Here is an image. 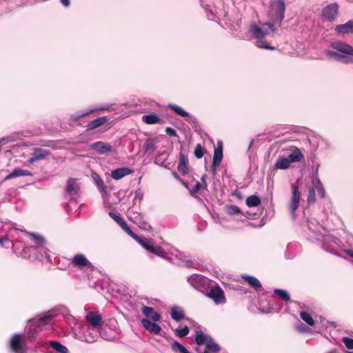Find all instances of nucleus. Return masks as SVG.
<instances>
[{"instance_id":"f257e3e1","label":"nucleus","mask_w":353,"mask_h":353,"mask_svg":"<svg viewBox=\"0 0 353 353\" xmlns=\"http://www.w3.org/2000/svg\"><path fill=\"white\" fill-rule=\"evenodd\" d=\"M292 196L289 203V210L292 216L296 217V212L298 209L301 199V192L304 188L308 190L307 203L314 204L316 202V192L322 197H325V191L319 178H298L296 183L292 181Z\"/></svg>"},{"instance_id":"f03ea898","label":"nucleus","mask_w":353,"mask_h":353,"mask_svg":"<svg viewBox=\"0 0 353 353\" xmlns=\"http://www.w3.org/2000/svg\"><path fill=\"white\" fill-rule=\"evenodd\" d=\"M28 234L34 245L27 246L19 241L11 242L13 252L18 256L24 259L51 262L49 250L46 247V241L45 239L42 236L34 233H28Z\"/></svg>"},{"instance_id":"7ed1b4c3","label":"nucleus","mask_w":353,"mask_h":353,"mask_svg":"<svg viewBox=\"0 0 353 353\" xmlns=\"http://www.w3.org/2000/svg\"><path fill=\"white\" fill-rule=\"evenodd\" d=\"M278 28L271 21L265 23L256 24L252 23L248 28V32L236 34V36L243 40H250L252 38L256 39V46L260 48L266 50H274V48L266 43L264 38L275 32Z\"/></svg>"},{"instance_id":"20e7f679","label":"nucleus","mask_w":353,"mask_h":353,"mask_svg":"<svg viewBox=\"0 0 353 353\" xmlns=\"http://www.w3.org/2000/svg\"><path fill=\"white\" fill-rule=\"evenodd\" d=\"M94 179L95 185L101 192L104 208H114V206L120 202L121 199L119 193L111 194L114 186L112 180L109 178H105V180L103 178H94Z\"/></svg>"},{"instance_id":"39448f33","label":"nucleus","mask_w":353,"mask_h":353,"mask_svg":"<svg viewBox=\"0 0 353 353\" xmlns=\"http://www.w3.org/2000/svg\"><path fill=\"white\" fill-rule=\"evenodd\" d=\"M332 47L336 50H327L326 54L337 61L344 64L353 63V47L343 41L332 43Z\"/></svg>"},{"instance_id":"423d86ee","label":"nucleus","mask_w":353,"mask_h":353,"mask_svg":"<svg viewBox=\"0 0 353 353\" xmlns=\"http://www.w3.org/2000/svg\"><path fill=\"white\" fill-rule=\"evenodd\" d=\"M142 199L143 194L141 191H137L133 201L134 205L132 208H130L128 210L127 216L128 219L137 225L140 229L150 231L152 230L151 225L145 219L144 215L140 212L139 205H136L137 201H139V203Z\"/></svg>"},{"instance_id":"0eeeda50","label":"nucleus","mask_w":353,"mask_h":353,"mask_svg":"<svg viewBox=\"0 0 353 353\" xmlns=\"http://www.w3.org/2000/svg\"><path fill=\"white\" fill-rule=\"evenodd\" d=\"M54 315L52 313H47L38 318H34L28 321V331L27 332L28 337L30 340L36 339V334L41 331L43 329H49L52 327V319Z\"/></svg>"},{"instance_id":"6e6552de","label":"nucleus","mask_w":353,"mask_h":353,"mask_svg":"<svg viewBox=\"0 0 353 353\" xmlns=\"http://www.w3.org/2000/svg\"><path fill=\"white\" fill-rule=\"evenodd\" d=\"M201 7L205 10L208 19L214 21L226 17L227 10L221 0H200Z\"/></svg>"},{"instance_id":"1a4fd4ad","label":"nucleus","mask_w":353,"mask_h":353,"mask_svg":"<svg viewBox=\"0 0 353 353\" xmlns=\"http://www.w3.org/2000/svg\"><path fill=\"white\" fill-rule=\"evenodd\" d=\"M285 5L284 0H274L270 3V9L268 12L270 21L277 28L280 27L285 17Z\"/></svg>"},{"instance_id":"9d476101","label":"nucleus","mask_w":353,"mask_h":353,"mask_svg":"<svg viewBox=\"0 0 353 353\" xmlns=\"http://www.w3.org/2000/svg\"><path fill=\"white\" fill-rule=\"evenodd\" d=\"M177 179L188 190L190 195L194 197H196L198 194H201L206 190L205 178H199V180H196L195 178H186L185 180L181 178Z\"/></svg>"},{"instance_id":"9b49d317","label":"nucleus","mask_w":353,"mask_h":353,"mask_svg":"<svg viewBox=\"0 0 353 353\" xmlns=\"http://www.w3.org/2000/svg\"><path fill=\"white\" fill-rule=\"evenodd\" d=\"M188 282L196 290L205 294L214 283L211 280L201 274H192L188 279Z\"/></svg>"},{"instance_id":"f8f14e48","label":"nucleus","mask_w":353,"mask_h":353,"mask_svg":"<svg viewBox=\"0 0 353 353\" xmlns=\"http://www.w3.org/2000/svg\"><path fill=\"white\" fill-rule=\"evenodd\" d=\"M223 159V148L219 146L214 151L212 164L210 168V172L212 175L221 174L222 176H229L227 174V169L224 166L220 167Z\"/></svg>"},{"instance_id":"ddd939ff","label":"nucleus","mask_w":353,"mask_h":353,"mask_svg":"<svg viewBox=\"0 0 353 353\" xmlns=\"http://www.w3.org/2000/svg\"><path fill=\"white\" fill-rule=\"evenodd\" d=\"M322 248L324 250L333 254H339V251L342 249L341 240L332 235L324 236Z\"/></svg>"},{"instance_id":"4468645a","label":"nucleus","mask_w":353,"mask_h":353,"mask_svg":"<svg viewBox=\"0 0 353 353\" xmlns=\"http://www.w3.org/2000/svg\"><path fill=\"white\" fill-rule=\"evenodd\" d=\"M135 241H137L148 252L163 258L165 257V252L164 250L159 246L156 245L152 239L143 236H138V239Z\"/></svg>"},{"instance_id":"2eb2a0df","label":"nucleus","mask_w":353,"mask_h":353,"mask_svg":"<svg viewBox=\"0 0 353 353\" xmlns=\"http://www.w3.org/2000/svg\"><path fill=\"white\" fill-rule=\"evenodd\" d=\"M81 194L77 178H69L65 189V197L70 200H77Z\"/></svg>"},{"instance_id":"dca6fc26","label":"nucleus","mask_w":353,"mask_h":353,"mask_svg":"<svg viewBox=\"0 0 353 353\" xmlns=\"http://www.w3.org/2000/svg\"><path fill=\"white\" fill-rule=\"evenodd\" d=\"M205 293V296L212 299L216 305L224 304L226 299L223 290L214 283Z\"/></svg>"},{"instance_id":"f3484780","label":"nucleus","mask_w":353,"mask_h":353,"mask_svg":"<svg viewBox=\"0 0 353 353\" xmlns=\"http://www.w3.org/2000/svg\"><path fill=\"white\" fill-rule=\"evenodd\" d=\"M85 321L92 329L100 330L103 324V317L98 312H89L85 317Z\"/></svg>"},{"instance_id":"a211bd4d","label":"nucleus","mask_w":353,"mask_h":353,"mask_svg":"<svg viewBox=\"0 0 353 353\" xmlns=\"http://www.w3.org/2000/svg\"><path fill=\"white\" fill-rule=\"evenodd\" d=\"M21 334H14L10 340L9 346L13 353H26V344L21 341Z\"/></svg>"},{"instance_id":"6ab92c4d","label":"nucleus","mask_w":353,"mask_h":353,"mask_svg":"<svg viewBox=\"0 0 353 353\" xmlns=\"http://www.w3.org/2000/svg\"><path fill=\"white\" fill-rule=\"evenodd\" d=\"M290 153L285 156L289 163H299L304 161L305 157L301 149L295 146H291L289 149Z\"/></svg>"},{"instance_id":"aec40b11","label":"nucleus","mask_w":353,"mask_h":353,"mask_svg":"<svg viewBox=\"0 0 353 353\" xmlns=\"http://www.w3.org/2000/svg\"><path fill=\"white\" fill-rule=\"evenodd\" d=\"M111 106H112L111 104L104 105L100 106L99 108L90 109L89 110L84 111L82 112H76V113L70 115V121H71L72 122H75V121H78L79 119H80L81 117L87 116L90 114L94 112L108 110L111 108Z\"/></svg>"},{"instance_id":"412c9836","label":"nucleus","mask_w":353,"mask_h":353,"mask_svg":"<svg viewBox=\"0 0 353 353\" xmlns=\"http://www.w3.org/2000/svg\"><path fill=\"white\" fill-rule=\"evenodd\" d=\"M50 154V152L48 150L41 148H35L33 150V152L31 157L28 160L29 163H32L34 161L44 159Z\"/></svg>"},{"instance_id":"4be33fe9","label":"nucleus","mask_w":353,"mask_h":353,"mask_svg":"<svg viewBox=\"0 0 353 353\" xmlns=\"http://www.w3.org/2000/svg\"><path fill=\"white\" fill-rule=\"evenodd\" d=\"M339 10L336 3H332L325 6L323 10V16L328 21H333L336 18Z\"/></svg>"},{"instance_id":"5701e85b","label":"nucleus","mask_w":353,"mask_h":353,"mask_svg":"<svg viewBox=\"0 0 353 353\" xmlns=\"http://www.w3.org/2000/svg\"><path fill=\"white\" fill-rule=\"evenodd\" d=\"M168 107L173 110L176 114L183 117H186V121L188 122L197 123L196 118L194 116L190 114L189 112L183 110L181 107L174 104H169Z\"/></svg>"},{"instance_id":"b1692460","label":"nucleus","mask_w":353,"mask_h":353,"mask_svg":"<svg viewBox=\"0 0 353 353\" xmlns=\"http://www.w3.org/2000/svg\"><path fill=\"white\" fill-rule=\"evenodd\" d=\"M141 323L143 327L150 332L154 334L161 335V327L158 324H157L156 322L151 321L148 319H143L141 321Z\"/></svg>"},{"instance_id":"393cba45","label":"nucleus","mask_w":353,"mask_h":353,"mask_svg":"<svg viewBox=\"0 0 353 353\" xmlns=\"http://www.w3.org/2000/svg\"><path fill=\"white\" fill-rule=\"evenodd\" d=\"M72 263L75 267H78L81 269L92 267V263L82 254L74 255L72 259Z\"/></svg>"},{"instance_id":"a878e982","label":"nucleus","mask_w":353,"mask_h":353,"mask_svg":"<svg viewBox=\"0 0 353 353\" xmlns=\"http://www.w3.org/2000/svg\"><path fill=\"white\" fill-rule=\"evenodd\" d=\"M178 171L183 175L188 174L189 161L187 155L181 152L179 154V160L178 163Z\"/></svg>"},{"instance_id":"bb28decb","label":"nucleus","mask_w":353,"mask_h":353,"mask_svg":"<svg viewBox=\"0 0 353 353\" xmlns=\"http://www.w3.org/2000/svg\"><path fill=\"white\" fill-rule=\"evenodd\" d=\"M92 150H96L99 154H105L112 151V147L110 144L103 141H97L90 145Z\"/></svg>"},{"instance_id":"cd10ccee","label":"nucleus","mask_w":353,"mask_h":353,"mask_svg":"<svg viewBox=\"0 0 353 353\" xmlns=\"http://www.w3.org/2000/svg\"><path fill=\"white\" fill-rule=\"evenodd\" d=\"M142 313L148 318V319L154 322L159 321L161 319V315L152 307L144 306L142 308Z\"/></svg>"},{"instance_id":"c85d7f7f","label":"nucleus","mask_w":353,"mask_h":353,"mask_svg":"<svg viewBox=\"0 0 353 353\" xmlns=\"http://www.w3.org/2000/svg\"><path fill=\"white\" fill-rule=\"evenodd\" d=\"M159 141L157 138H148L143 145V150L145 154H151L157 148Z\"/></svg>"},{"instance_id":"c756f323","label":"nucleus","mask_w":353,"mask_h":353,"mask_svg":"<svg viewBox=\"0 0 353 353\" xmlns=\"http://www.w3.org/2000/svg\"><path fill=\"white\" fill-rule=\"evenodd\" d=\"M98 332L99 330H97V329H92L90 327V328L88 329V330L84 332L81 336V340L89 343H94L98 338Z\"/></svg>"},{"instance_id":"7c9ffc66","label":"nucleus","mask_w":353,"mask_h":353,"mask_svg":"<svg viewBox=\"0 0 353 353\" xmlns=\"http://www.w3.org/2000/svg\"><path fill=\"white\" fill-rule=\"evenodd\" d=\"M225 211L230 215H236L237 219H241L242 217H247V215H250L248 212H244L240 210V208L234 205H229L225 206Z\"/></svg>"},{"instance_id":"2f4dec72","label":"nucleus","mask_w":353,"mask_h":353,"mask_svg":"<svg viewBox=\"0 0 353 353\" xmlns=\"http://www.w3.org/2000/svg\"><path fill=\"white\" fill-rule=\"evenodd\" d=\"M335 31L340 34L353 33V21L350 20L345 23L337 25Z\"/></svg>"},{"instance_id":"473e14b6","label":"nucleus","mask_w":353,"mask_h":353,"mask_svg":"<svg viewBox=\"0 0 353 353\" xmlns=\"http://www.w3.org/2000/svg\"><path fill=\"white\" fill-rule=\"evenodd\" d=\"M308 230L316 236L317 240H321V236L323 235L321 230H324L322 226L319 223H315L312 221H309L307 223Z\"/></svg>"},{"instance_id":"72a5a7b5","label":"nucleus","mask_w":353,"mask_h":353,"mask_svg":"<svg viewBox=\"0 0 353 353\" xmlns=\"http://www.w3.org/2000/svg\"><path fill=\"white\" fill-rule=\"evenodd\" d=\"M170 315L172 319L177 322L185 318L183 310L179 306H173L171 307Z\"/></svg>"},{"instance_id":"f704fd0d","label":"nucleus","mask_w":353,"mask_h":353,"mask_svg":"<svg viewBox=\"0 0 353 353\" xmlns=\"http://www.w3.org/2000/svg\"><path fill=\"white\" fill-rule=\"evenodd\" d=\"M290 167V164L284 155H279L276 161L274 164V168L276 170H286Z\"/></svg>"},{"instance_id":"c9c22d12","label":"nucleus","mask_w":353,"mask_h":353,"mask_svg":"<svg viewBox=\"0 0 353 353\" xmlns=\"http://www.w3.org/2000/svg\"><path fill=\"white\" fill-rule=\"evenodd\" d=\"M243 279L246 281L250 286L254 288L257 291L262 290L261 284L258 279L252 276H242Z\"/></svg>"},{"instance_id":"e433bc0d","label":"nucleus","mask_w":353,"mask_h":353,"mask_svg":"<svg viewBox=\"0 0 353 353\" xmlns=\"http://www.w3.org/2000/svg\"><path fill=\"white\" fill-rule=\"evenodd\" d=\"M211 339L212 338L210 336L205 334L201 330H196L195 341L198 345H206Z\"/></svg>"},{"instance_id":"4c0bfd02","label":"nucleus","mask_w":353,"mask_h":353,"mask_svg":"<svg viewBox=\"0 0 353 353\" xmlns=\"http://www.w3.org/2000/svg\"><path fill=\"white\" fill-rule=\"evenodd\" d=\"M108 120V118L107 117H101L97 119H95L90 121L87 124V126H86L87 129L89 130H94V129L99 128V126L102 125L103 124H104Z\"/></svg>"},{"instance_id":"58836bf2","label":"nucleus","mask_w":353,"mask_h":353,"mask_svg":"<svg viewBox=\"0 0 353 353\" xmlns=\"http://www.w3.org/2000/svg\"><path fill=\"white\" fill-rule=\"evenodd\" d=\"M134 173V170L128 168H121L113 170L110 176H126Z\"/></svg>"},{"instance_id":"ea45409f","label":"nucleus","mask_w":353,"mask_h":353,"mask_svg":"<svg viewBox=\"0 0 353 353\" xmlns=\"http://www.w3.org/2000/svg\"><path fill=\"white\" fill-rule=\"evenodd\" d=\"M142 120L147 124H156L161 121V119L154 114H150L143 115Z\"/></svg>"},{"instance_id":"a19ab883","label":"nucleus","mask_w":353,"mask_h":353,"mask_svg":"<svg viewBox=\"0 0 353 353\" xmlns=\"http://www.w3.org/2000/svg\"><path fill=\"white\" fill-rule=\"evenodd\" d=\"M311 161H312V164H311V171H310V176H318L319 168L320 167V162L316 157H313Z\"/></svg>"},{"instance_id":"79ce46f5","label":"nucleus","mask_w":353,"mask_h":353,"mask_svg":"<svg viewBox=\"0 0 353 353\" xmlns=\"http://www.w3.org/2000/svg\"><path fill=\"white\" fill-rule=\"evenodd\" d=\"M50 344L54 350L59 353H68V348L58 341H50Z\"/></svg>"},{"instance_id":"37998d69","label":"nucleus","mask_w":353,"mask_h":353,"mask_svg":"<svg viewBox=\"0 0 353 353\" xmlns=\"http://www.w3.org/2000/svg\"><path fill=\"white\" fill-rule=\"evenodd\" d=\"M261 203L260 198L256 195H252L246 199V205L248 207H256Z\"/></svg>"},{"instance_id":"c03bdc74","label":"nucleus","mask_w":353,"mask_h":353,"mask_svg":"<svg viewBox=\"0 0 353 353\" xmlns=\"http://www.w3.org/2000/svg\"><path fill=\"white\" fill-rule=\"evenodd\" d=\"M301 318L309 325H314V320L313 319L311 314L307 312L302 311L300 313Z\"/></svg>"},{"instance_id":"a18cd8bd","label":"nucleus","mask_w":353,"mask_h":353,"mask_svg":"<svg viewBox=\"0 0 353 353\" xmlns=\"http://www.w3.org/2000/svg\"><path fill=\"white\" fill-rule=\"evenodd\" d=\"M190 332L189 327L188 326H184L183 327H178L174 330V334L177 337L183 338L186 336Z\"/></svg>"},{"instance_id":"49530a36","label":"nucleus","mask_w":353,"mask_h":353,"mask_svg":"<svg viewBox=\"0 0 353 353\" xmlns=\"http://www.w3.org/2000/svg\"><path fill=\"white\" fill-rule=\"evenodd\" d=\"M172 350L174 352H179L181 353H185L188 352V350L182 344L178 341H174L171 345Z\"/></svg>"},{"instance_id":"de8ad7c7","label":"nucleus","mask_w":353,"mask_h":353,"mask_svg":"<svg viewBox=\"0 0 353 353\" xmlns=\"http://www.w3.org/2000/svg\"><path fill=\"white\" fill-rule=\"evenodd\" d=\"M274 292L276 295H278L284 301H289L290 299L289 293L285 290L275 289Z\"/></svg>"},{"instance_id":"09e8293b","label":"nucleus","mask_w":353,"mask_h":353,"mask_svg":"<svg viewBox=\"0 0 353 353\" xmlns=\"http://www.w3.org/2000/svg\"><path fill=\"white\" fill-rule=\"evenodd\" d=\"M30 173L28 171H25L19 168L14 169L12 172L8 174L6 176H22L24 175H29Z\"/></svg>"},{"instance_id":"8fccbe9b","label":"nucleus","mask_w":353,"mask_h":353,"mask_svg":"<svg viewBox=\"0 0 353 353\" xmlns=\"http://www.w3.org/2000/svg\"><path fill=\"white\" fill-rule=\"evenodd\" d=\"M204 152L205 150L202 145L200 143L196 144L194 151V156L197 159H201L203 157Z\"/></svg>"},{"instance_id":"3c124183","label":"nucleus","mask_w":353,"mask_h":353,"mask_svg":"<svg viewBox=\"0 0 353 353\" xmlns=\"http://www.w3.org/2000/svg\"><path fill=\"white\" fill-rule=\"evenodd\" d=\"M99 330V335L101 339L106 340V341H112L113 339V337L111 336H109L108 332L103 329L100 328Z\"/></svg>"},{"instance_id":"603ef678","label":"nucleus","mask_w":353,"mask_h":353,"mask_svg":"<svg viewBox=\"0 0 353 353\" xmlns=\"http://www.w3.org/2000/svg\"><path fill=\"white\" fill-rule=\"evenodd\" d=\"M345 347L349 350L353 349V339L349 337H344L342 340Z\"/></svg>"},{"instance_id":"864d4df0","label":"nucleus","mask_w":353,"mask_h":353,"mask_svg":"<svg viewBox=\"0 0 353 353\" xmlns=\"http://www.w3.org/2000/svg\"><path fill=\"white\" fill-rule=\"evenodd\" d=\"M123 230L125 233H127L130 236H131L133 239L136 240L137 239H138L139 236L136 235L128 225H126Z\"/></svg>"},{"instance_id":"5fc2aeb1","label":"nucleus","mask_w":353,"mask_h":353,"mask_svg":"<svg viewBox=\"0 0 353 353\" xmlns=\"http://www.w3.org/2000/svg\"><path fill=\"white\" fill-rule=\"evenodd\" d=\"M108 214L117 224H119L120 221L123 219L122 217L114 214L112 212H109Z\"/></svg>"},{"instance_id":"6e6d98bb","label":"nucleus","mask_w":353,"mask_h":353,"mask_svg":"<svg viewBox=\"0 0 353 353\" xmlns=\"http://www.w3.org/2000/svg\"><path fill=\"white\" fill-rule=\"evenodd\" d=\"M165 132H166L167 135H168L170 137H177L176 130L171 127L166 128Z\"/></svg>"},{"instance_id":"4d7b16f0","label":"nucleus","mask_w":353,"mask_h":353,"mask_svg":"<svg viewBox=\"0 0 353 353\" xmlns=\"http://www.w3.org/2000/svg\"><path fill=\"white\" fill-rule=\"evenodd\" d=\"M60 2L64 7H68L70 5V0H60Z\"/></svg>"},{"instance_id":"13d9d810","label":"nucleus","mask_w":353,"mask_h":353,"mask_svg":"<svg viewBox=\"0 0 353 353\" xmlns=\"http://www.w3.org/2000/svg\"><path fill=\"white\" fill-rule=\"evenodd\" d=\"M6 243H10L8 239L6 237H1L0 238V244L1 245H4Z\"/></svg>"},{"instance_id":"bf43d9fd","label":"nucleus","mask_w":353,"mask_h":353,"mask_svg":"<svg viewBox=\"0 0 353 353\" xmlns=\"http://www.w3.org/2000/svg\"><path fill=\"white\" fill-rule=\"evenodd\" d=\"M119 225V226L123 230L125 228V227L126 225H128V224L125 223V221H124V219H123L120 223L118 224Z\"/></svg>"},{"instance_id":"052dcab7","label":"nucleus","mask_w":353,"mask_h":353,"mask_svg":"<svg viewBox=\"0 0 353 353\" xmlns=\"http://www.w3.org/2000/svg\"><path fill=\"white\" fill-rule=\"evenodd\" d=\"M176 257L183 260V258L185 257L184 254L183 252L177 251V254H176Z\"/></svg>"},{"instance_id":"680f3d73","label":"nucleus","mask_w":353,"mask_h":353,"mask_svg":"<svg viewBox=\"0 0 353 353\" xmlns=\"http://www.w3.org/2000/svg\"><path fill=\"white\" fill-rule=\"evenodd\" d=\"M345 252L350 257L353 259V250H346Z\"/></svg>"},{"instance_id":"e2e57ef3","label":"nucleus","mask_w":353,"mask_h":353,"mask_svg":"<svg viewBox=\"0 0 353 353\" xmlns=\"http://www.w3.org/2000/svg\"><path fill=\"white\" fill-rule=\"evenodd\" d=\"M345 252L350 257L353 259V250H346Z\"/></svg>"},{"instance_id":"0e129e2a","label":"nucleus","mask_w":353,"mask_h":353,"mask_svg":"<svg viewBox=\"0 0 353 353\" xmlns=\"http://www.w3.org/2000/svg\"><path fill=\"white\" fill-rule=\"evenodd\" d=\"M5 141H6V139H5V138H1V139H0V148H1L3 144H5Z\"/></svg>"},{"instance_id":"69168bd1","label":"nucleus","mask_w":353,"mask_h":353,"mask_svg":"<svg viewBox=\"0 0 353 353\" xmlns=\"http://www.w3.org/2000/svg\"><path fill=\"white\" fill-rule=\"evenodd\" d=\"M219 146H221L223 148L222 143L221 141H219L218 143H217V147H219Z\"/></svg>"},{"instance_id":"338daca9","label":"nucleus","mask_w":353,"mask_h":353,"mask_svg":"<svg viewBox=\"0 0 353 353\" xmlns=\"http://www.w3.org/2000/svg\"><path fill=\"white\" fill-rule=\"evenodd\" d=\"M292 246V244L290 243L288 245L287 249L289 250Z\"/></svg>"},{"instance_id":"774afa93","label":"nucleus","mask_w":353,"mask_h":353,"mask_svg":"<svg viewBox=\"0 0 353 353\" xmlns=\"http://www.w3.org/2000/svg\"><path fill=\"white\" fill-rule=\"evenodd\" d=\"M92 177H94V176H98L95 173H92V175H91Z\"/></svg>"}]
</instances>
